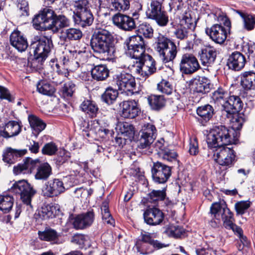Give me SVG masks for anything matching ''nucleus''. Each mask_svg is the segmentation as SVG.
Segmentation results:
<instances>
[{
	"label": "nucleus",
	"instance_id": "a878e982",
	"mask_svg": "<svg viewBox=\"0 0 255 255\" xmlns=\"http://www.w3.org/2000/svg\"><path fill=\"white\" fill-rule=\"evenodd\" d=\"M246 62L245 57L241 53L236 51L230 55L227 65L231 69L239 71L245 66Z\"/></svg>",
	"mask_w": 255,
	"mask_h": 255
},
{
	"label": "nucleus",
	"instance_id": "79ce46f5",
	"mask_svg": "<svg viewBox=\"0 0 255 255\" xmlns=\"http://www.w3.org/2000/svg\"><path fill=\"white\" fill-rule=\"evenodd\" d=\"M81 109L91 117H95L98 111V108L96 104L92 101L84 100L80 105Z\"/></svg>",
	"mask_w": 255,
	"mask_h": 255
},
{
	"label": "nucleus",
	"instance_id": "e433bc0d",
	"mask_svg": "<svg viewBox=\"0 0 255 255\" xmlns=\"http://www.w3.org/2000/svg\"><path fill=\"white\" fill-rule=\"evenodd\" d=\"M92 78L97 81H103L107 78L109 71L107 66L100 64L94 66L91 70Z\"/></svg>",
	"mask_w": 255,
	"mask_h": 255
},
{
	"label": "nucleus",
	"instance_id": "de8ad7c7",
	"mask_svg": "<svg viewBox=\"0 0 255 255\" xmlns=\"http://www.w3.org/2000/svg\"><path fill=\"white\" fill-rule=\"evenodd\" d=\"M238 13L243 19L244 28L248 31L253 30L255 27V15L240 11H238Z\"/></svg>",
	"mask_w": 255,
	"mask_h": 255
},
{
	"label": "nucleus",
	"instance_id": "9b49d317",
	"mask_svg": "<svg viewBox=\"0 0 255 255\" xmlns=\"http://www.w3.org/2000/svg\"><path fill=\"white\" fill-rule=\"evenodd\" d=\"M56 15L54 10L50 8L46 7L43 8L33 19L32 23L34 28L39 30H48V25H45V24L54 21Z\"/></svg>",
	"mask_w": 255,
	"mask_h": 255
},
{
	"label": "nucleus",
	"instance_id": "dca6fc26",
	"mask_svg": "<svg viewBox=\"0 0 255 255\" xmlns=\"http://www.w3.org/2000/svg\"><path fill=\"white\" fill-rule=\"evenodd\" d=\"M65 190L63 183L58 179H54L47 182L42 190L44 196L50 197L57 196Z\"/></svg>",
	"mask_w": 255,
	"mask_h": 255
},
{
	"label": "nucleus",
	"instance_id": "f257e3e1",
	"mask_svg": "<svg viewBox=\"0 0 255 255\" xmlns=\"http://www.w3.org/2000/svg\"><path fill=\"white\" fill-rule=\"evenodd\" d=\"M113 39V36L108 30L103 28L96 29L91 38V48L95 53L106 59H111L115 52Z\"/></svg>",
	"mask_w": 255,
	"mask_h": 255
},
{
	"label": "nucleus",
	"instance_id": "412c9836",
	"mask_svg": "<svg viewBox=\"0 0 255 255\" xmlns=\"http://www.w3.org/2000/svg\"><path fill=\"white\" fill-rule=\"evenodd\" d=\"M189 86L190 90L196 93H208L211 88L210 81L204 77H197L192 79Z\"/></svg>",
	"mask_w": 255,
	"mask_h": 255
},
{
	"label": "nucleus",
	"instance_id": "680f3d73",
	"mask_svg": "<svg viewBox=\"0 0 255 255\" xmlns=\"http://www.w3.org/2000/svg\"><path fill=\"white\" fill-rule=\"evenodd\" d=\"M157 88L159 91L167 95L171 94L173 91L172 86L165 80H162L158 83Z\"/></svg>",
	"mask_w": 255,
	"mask_h": 255
},
{
	"label": "nucleus",
	"instance_id": "603ef678",
	"mask_svg": "<svg viewBox=\"0 0 255 255\" xmlns=\"http://www.w3.org/2000/svg\"><path fill=\"white\" fill-rule=\"evenodd\" d=\"M125 44L126 46L145 47L144 39L141 35H135L128 38Z\"/></svg>",
	"mask_w": 255,
	"mask_h": 255
},
{
	"label": "nucleus",
	"instance_id": "6ab92c4d",
	"mask_svg": "<svg viewBox=\"0 0 255 255\" xmlns=\"http://www.w3.org/2000/svg\"><path fill=\"white\" fill-rule=\"evenodd\" d=\"M121 115L124 118H134L140 111L138 104L135 100L124 101L121 103Z\"/></svg>",
	"mask_w": 255,
	"mask_h": 255
},
{
	"label": "nucleus",
	"instance_id": "2f4dec72",
	"mask_svg": "<svg viewBox=\"0 0 255 255\" xmlns=\"http://www.w3.org/2000/svg\"><path fill=\"white\" fill-rule=\"evenodd\" d=\"M241 85L247 91L255 90V72L247 71L241 74Z\"/></svg>",
	"mask_w": 255,
	"mask_h": 255
},
{
	"label": "nucleus",
	"instance_id": "f03ea898",
	"mask_svg": "<svg viewBox=\"0 0 255 255\" xmlns=\"http://www.w3.org/2000/svg\"><path fill=\"white\" fill-rule=\"evenodd\" d=\"M156 136V129L154 126L147 124L144 125L141 130V136L137 150L141 154L149 155L153 152V149L157 152L160 156V152L167 148L164 146V140L160 138L152 145Z\"/></svg>",
	"mask_w": 255,
	"mask_h": 255
},
{
	"label": "nucleus",
	"instance_id": "72a5a7b5",
	"mask_svg": "<svg viewBox=\"0 0 255 255\" xmlns=\"http://www.w3.org/2000/svg\"><path fill=\"white\" fill-rule=\"evenodd\" d=\"M107 7L111 11H125L129 8V0H106Z\"/></svg>",
	"mask_w": 255,
	"mask_h": 255
},
{
	"label": "nucleus",
	"instance_id": "c03bdc74",
	"mask_svg": "<svg viewBox=\"0 0 255 255\" xmlns=\"http://www.w3.org/2000/svg\"><path fill=\"white\" fill-rule=\"evenodd\" d=\"M51 167L48 163H42L37 169L35 178L40 180L47 179L51 175Z\"/></svg>",
	"mask_w": 255,
	"mask_h": 255
},
{
	"label": "nucleus",
	"instance_id": "0e129e2a",
	"mask_svg": "<svg viewBox=\"0 0 255 255\" xmlns=\"http://www.w3.org/2000/svg\"><path fill=\"white\" fill-rule=\"evenodd\" d=\"M251 206V202L249 201H241L237 202L235 205V208L238 214L243 215Z\"/></svg>",
	"mask_w": 255,
	"mask_h": 255
},
{
	"label": "nucleus",
	"instance_id": "c9c22d12",
	"mask_svg": "<svg viewBox=\"0 0 255 255\" xmlns=\"http://www.w3.org/2000/svg\"><path fill=\"white\" fill-rule=\"evenodd\" d=\"M21 130L18 123L15 121H9L5 126L3 131H0V135L4 137H10L18 134Z\"/></svg>",
	"mask_w": 255,
	"mask_h": 255
},
{
	"label": "nucleus",
	"instance_id": "7ed1b4c3",
	"mask_svg": "<svg viewBox=\"0 0 255 255\" xmlns=\"http://www.w3.org/2000/svg\"><path fill=\"white\" fill-rule=\"evenodd\" d=\"M239 132L224 126H216L207 135L206 141L210 148H217L231 144L238 140Z\"/></svg>",
	"mask_w": 255,
	"mask_h": 255
},
{
	"label": "nucleus",
	"instance_id": "0eeeda50",
	"mask_svg": "<svg viewBox=\"0 0 255 255\" xmlns=\"http://www.w3.org/2000/svg\"><path fill=\"white\" fill-rule=\"evenodd\" d=\"M30 47L33 49L35 61L42 62L47 57L53 48L51 36L46 35L44 33L39 39L31 43Z\"/></svg>",
	"mask_w": 255,
	"mask_h": 255
},
{
	"label": "nucleus",
	"instance_id": "58836bf2",
	"mask_svg": "<svg viewBox=\"0 0 255 255\" xmlns=\"http://www.w3.org/2000/svg\"><path fill=\"white\" fill-rule=\"evenodd\" d=\"M28 120L31 128L36 134H38L45 128L46 124L35 115H29Z\"/></svg>",
	"mask_w": 255,
	"mask_h": 255
},
{
	"label": "nucleus",
	"instance_id": "393cba45",
	"mask_svg": "<svg viewBox=\"0 0 255 255\" xmlns=\"http://www.w3.org/2000/svg\"><path fill=\"white\" fill-rule=\"evenodd\" d=\"M243 102L239 97L231 96L229 97L223 108L227 115L239 113L243 108Z\"/></svg>",
	"mask_w": 255,
	"mask_h": 255
},
{
	"label": "nucleus",
	"instance_id": "4be33fe9",
	"mask_svg": "<svg viewBox=\"0 0 255 255\" xmlns=\"http://www.w3.org/2000/svg\"><path fill=\"white\" fill-rule=\"evenodd\" d=\"M217 52L214 47L206 46L199 52L200 60L202 65L209 66L212 64L216 58Z\"/></svg>",
	"mask_w": 255,
	"mask_h": 255
},
{
	"label": "nucleus",
	"instance_id": "5fc2aeb1",
	"mask_svg": "<svg viewBox=\"0 0 255 255\" xmlns=\"http://www.w3.org/2000/svg\"><path fill=\"white\" fill-rule=\"evenodd\" d=\"M55 208L53 206L46 205L42 207L38 212V215L42 220L52 218L54 216V210Z\"/></svg>",
	"mask_w": 255,
	"mask_h": 255
},
{
	"label": "nucleus",
	"instance_id": "4c0bfd02",
	"mask_svg": "<svg viewBox=\"0 0 255 255\" xmlns=\"http://www.w3.org/2000/svg\"><path fill=\"white\" fill-rule=\"evenodd\" d=\"M228 118L230 119V122L231 126V129H234L235 131L240 130L245 121L244 115L239 113L231 115H227Z\"/></svg>",
	"mask_w": 255,
	"mask_h": 255
},
{
	"label": "nucleus",
	"instance_id": "473e14b6",
	"mask_svg": "<svg viewBox=\"0 0 255 255\" xmlns=\"http://www.w3.org/2000/svg\"><path fill=\"white\" fill-rule=\"evenodd\" d=\"M126 53L127 55L131 58L128 61V65L130 62L138 61L146 54L145 47H141L140 46L139 47L126 46Z\"/></svg>",
	"mask_w": 255,
	"mask_h": 255
},
{
	"label": "nucleus",
	"instance_id": "3c124183",
	"mask_svg": "<svg viewBox=\"0 0 255 255\" xmlns=\"http://www.w3.org/2000/svg\"><path fill=\"white\" fill-rule=\"evenodd\" d=\"M174 29L173 33L177 39L185 40L188 38L190 29L187 28L185 26L179 24Z\"/></svg>",
	"mask_w": 255,
	"mask_h": 255
},
{
	"label": "nucleus",
	"instance_id": "052dcab7",
	"mask_svg": "<svg viewBox=\"0 0 255 255\" xmlns=\"http://www.w3.org/2000/svg\"><path fill=\"white\" fill-rule=\"evenodd\" d=\"M69 52L70 56H72L74 60L77 61L79 62V65L80 63H83L85 61L87 54L85 51L80 50H69Z\"/></svg>",
	"mask_w": 255,
	"mask_h": 255
},
{
	"label": "nucleus",
	"instance_id": "6e6d98bb",
	"mask_svg": "<svg viewBox=\"0 0 255 255\" xmlns=\"http://www.w3.org/2000/svg\"><path fill=\"white\" fill-rule=\"evenodd\" d=\"M101 212L104 222L108 224L112 225L114 220L109 212L108 202L105 201L102 203Z\"/></svg>",
	"mask_w": 255,
	"mask_h": 255
},
{
	"label": "nucleus",
	"instance_id": "a18cd8bd",
	"mask_svg": "<svg viewBox=\"0 0 255 255\" xmlns=\"http://www.w3.org/2000/svg\"><path fill=\"white\" fill-rule=\"evenodd\" d=\"M14 200L12 196L8 195H0V210L6 213L12 208Z\"/></svg>",
	"mask_w": 255,
	"mask_h": 255
},
{
	"label": "nucleus",
	"instance_id": "c85d7f7f",
	"mask_svg": "<svg viewBox=\"0 0 255 255\" xmlns=\"http://www.w3.org/2000/svg\"><path fill=\"white\" fill-rule=\"evenodd\" d=\"M70 25V20L63 15H56L54 21L48 25V29L53 33H57L61 28L68 27Z\"/></svg>",
	"mask_w": 255,
	"mask_h": 255
},
{
	"label": "nucleus",
	"instance_id": "20e7f679",
	"mask_svg": "<svg viewBox=\"0 0 255 255\" xmlns=\"http://www.w3.org/2000/svg\"><path fill=\"white\" fill-rule=\"evenodd\" d=\"M11 191L20 196L22 205L17 206L15 209L14 218H17L22 210L26 207V210L31 211L32 206L31 200L36 191L25 180H19L15 182L11 188Z\"/></svg>",
	"mask_w": 255,
	"mask_h": 255
},
{
	"label": "nucleus",
	"instance_id": "aec40b11",
	"mask_svg": "<svg viewBox=\"0 0 255 255\" xmlns=\"http://www.w3.org/2000/svg\"><path fill=\"white\" fill-rule=\"evenodd\" d=\"M94 220V214L93 211L79 214L76 216L73 222L75 229L82 230L92 225Z\"/></svg>",
	"mask_w": 255,
	"mask_h": 255
},
{
	"label": "nucleus",
	"instance_id": "49530a36",
	"mask_svg": "<svg viewBox=\"0 0 255 255\" xmlns=\"http://www.w3.org/2000/svg\"><path fill=\"white\" fill-rule=\"evenodd\" d=\"M38 92L43 95L52 96L55 93L54 87L44 81H41L37 84Z\"/></svg>",
	"mask_w": 255,
	"mask_h": 255
},
{
	"label": "nucleus",
	"instance_id": "9d476101",
	"mask_svg": "<svg viewBox=\"0 0 255 255\" xmlns=\"http://www.w3.org/2000/svg\"><path fill=\"white\" fill-rule=\"evenodd\" d=\"M148 18L154 19L161 26H165L168 22V17L166 12L162 10V5L157 0H151L150 7L146 11Z\"/></svg>",
	"mask_w": 255,
	"mask_h": 255
},
{
	"label": "nucleus",
	"instance_id": "864d4df0",
	"mask_svg": "<svg viewBox=\"0 0 255 255\" xmlns=\"http://www.w3.org/2000/svg\"><path fill=\"white\" fill-rule=\"evenodd\" d=\"M137 31L139 34L143 35L145 38H150L153 36V29L151 26L146 22L140 24L138 26Z\"/></svg>",
	"mask_w": 255,
	"mask_h": 255
},
{
	"label": "nucleus",
	"instance_id": "5701e85b",
	"mask_svg": "<svg viewBox=\"0 0 255 255\" xmlns=\"http://www.w3.org/2000/svg\"><path fill=\"white\" fill-rule=\"evenodd\" d=\"M119 132V137H116V141L118 143H122L126 139L133 137L134 131L133 127L128 123H120L117 127Z\"/></svg>",
	"mask_w": 255,
	"mask_h": 255
},
{
	"label": "nucleus",
	"instance_id": "1a4fd4ad",
	"mask_svg": "<svg viewBox=\"0 0 255 255\" xmlns=\"http://www.w3.org/2000/svg\"><path fill=\"white\" fill-rule=\"evenodd\" d=\"M211 212L212 213H220L223 221V225L228 229L235 230L237 227L233 223V214L227 207L225 202L223 201L215 202L211 206Z\"/></svg>",
	"mask_w": 255,
	"mask_h": 255
},
{
	"label": "nucleus",
	"instance_id": "a19ab883",
	"mask_svg": "<svg viewBox=\"0 0 255 255\" xmlns=\"http://www.w3.org/2000/svg\"><path fill=\"white\" fill-rule=\"evenodd\" d=\"M148 101L151 109L159 110L165 105L166 101L162 95H151L148 98Z\"/></svg>",
	"mask_w": 255,
	"mask_h": 255
},
{
	"label": "nucleus",
	"instance_id": "6e6552de",
	"mask_svg": "<svg viewBox=\"0 0 255 255\" xmlns=\"http://www.w3.org/2000/svg\"><path fill=\"white\" fill-rule=\"evenodd\" d=\"M114 81L119 89L123 91L128 96H131L138 92L136 90L135 79L131 74L123 72L117 74Z\"/></svg>",
	"mask_w": 255,
	"mask_h": 255
},
{
	"label": "nucleus",
	"instance_id": "f8f14e48",
	"mask_svg": "<svg viewBox=\"0 0 255 255\" xmlns=\"http://www.w3.org/2000/svg\"><path fill=\"white\" fill-rule=\"evenodd\" d=\"M235 156L234 150L227 146L217 148L214 153L215 160L216 162L226 168H230L233 165Z\"/></svg>",
	"mask_w": 255,
	"mask_h": 255
},
{
	"label": "nucleus",
	"instance_id": "7c9ffc66",
	"mask_svg": "<svg viewBox=\"0 0 255 255\" xmlns=\"http://www.w3.org/2000/svg\"><path fill=\"white\" fill-rule=\"evenodd\" d=\"M38 235L39 238L42 241L50 242L55 244H60L62 243L59 239L60 234L54 229L49 228L44 231H38Z\"/></svg>",
	"mask_w": 255,
	"mask_h": 255
},
{
	"label": "nucleus",
	"instance_id": "bf43d9fd",
	"mask_svg": "<svg viewBox=\"0 0 255 255\" xmlns=\"http://www.w3.org/2000/svg\"><path fill=\"white\" fill-rule=\"evenodd\" d=\"M75 90L76 85L72 81L68 82L64 84L62 87V95L65 98H71Z\"/></svg>",
	"mask_w": 255,
	"mask_h": 255
},
{
	"label": "nucleus",
	"instance_id": "13d9d810",
	"mask_svg": "<svg viewBox=\"0 0 255 255\" xmlns=\"http://www.w3.org/2000/svg\"><path fill=\"white\" fill-rule=\"evenodd\" d=\"M166 188H163L162 190H152L149 193V201L155 203L158 201H161L164 199L166 196Z\"/></svg>",
	"mask_w": 255,
	"mask_h": 255
},
{
	"label": "nucleus",
	"instance_id": "69168bd1",
	"mask_svg": "<svg viewBox=\"0 0 255 255\" xmlns=\"http://www.w3.org/2000/svg\"><path fill=\"white\" fill-rule=\"evenodd\" d=\"M177 156V154L176 152L172 150L169 149L168 148H166L165 150H162L160 152V155L162 158L164 160L172 161L176 159Z\"/></svg>",
	"mask_w": 255,
	"mask_h": 255
},
{
	"label": "nucleus",
	"instance_id": "ea45409f",
	"mask_svg": "<svg viewBox=\"0 0 255 255\" xmlns=\"http://www.w3.org/2000/svg\"><path fill=\"white\" fill-rule=\"evenodd\" d=\"M229 95L227 91L222 88H218L212 94V98L215 103L220 105L223 108L228 99Z\"/></svg>",
	"mask_w": 255,
	"mask_h": 255
},
{
	"label": "nucleus",
	"instance_id": "f704fd0d",
	"mask_svg": "<svg viewBox=\"0 0 255 255\" xmlns=\"http://www.w3.org/2000/svg\"><path fill=\"white\" fill-rule=\"evenodd\" d=\"M199 120L203 125H205L213 117L214 109L210 105H205L198 107L196 110Z\"/></svg>",
	"mask_w": 255,
	"mask_h": 255
},
{
	"label": "nucleus",
	"instance_id": "8fccbe9b",
	"mask_svg": "<svg viewBox=\"0 0 255 255\" xmlns=\"http://www.w3.org/2000/svg\"><path fill=\"white\" fill-rule=\"evenodd\" d=\"M118 95V91L111 87L108 88L102 95L103 100L108 104H112L115 101Z\"/></svg>",
	"mask_w": 255,
	"mask_h": 255
},
{
	"label": "nucleus",
	"instance_id": "09e8293b",
	"mask_svg": "<svg viewBox=\"0 0 255 255\" xmlns=\"http://www.w3.org/2000/svg\"><path fill=\"white\" fill-rule=\"evenodd\" d=\"M62 36L65 40H76L82 37V33L79 29L70 28L63 32Z\"/></svg>",
	"mask_w": 255,
	"mask_h": 255
},
{
	"label": "nucleus",
	"instance_id": "4468645a",
	"mask_svg": "<svg viewBox=\"0 0 255 255\" xmlns=\"http://www.w3.org/2000/svg\"><path fill=\"white\" fill-rule=\"evenodd\" d=\"M199 68L198 60L194 55L188 53L182 55L180 63V70L183 73L192 74Z\"/></svg>",
	"mask_w": 255,
	"mask_h": 255
},
{
	"label": "nucleus",
	"instance_id": "c756f323",
	"mask_svg": "<svg viewBox=\"0 0 255 255\" xmlns=\"http://www.w3.org/2000/svg\"><path fill=\"white\" fill-rule=\"evenodd\" d=\"M26 152V149L18 150L7 147L3 152L2 160L7 163L12 164L14 162L16 158L23 156Z\"/></svg>",
	"mask_w": 255,
	"mask_h": 255
},
{
	"label": "nucleus",
	"instance_id": "39448f33",
	"mask_svg": "<svg viewBox=\"0 0 255 255\" xmlns=\"http://www.w3.org/2000/svg\"><path fill=\"white\" fill-rule=\"evenodd\" d=\"M155 49L163 62L172 61L176 57L177 48L175 43L169 38L163 36L158 37Z\"/></svg>",
	"mask_w": 255,
	"mask_h": 255
},
{
	"label": "nucleus",
	"instance_id": "2eb2a0df",
	"mask_svg": "<svg viewBox=\"0 0 255 255\" xmlns=\"http://www.w3.org/2000/svg\"><path fill=\"white\" fill-rule=\"evenodd\" d=\"M112 20L115 25L125 31H130L136 27L134 18L126 14L117 13L113 16Z\"/></svg>",
	"mask_w": 255,
	"mask_h": 255
},
{
	"label": "nucleus",
	"instance_id": "774afa93",
	"mask_svg": "<svg viewBox=\"0 0 255 255\" xmlns=\"http://www.w3.org/2000/svg\"><path fill=\"white\" fill-rule=\"evenodd\" d=\"M17 7L21 12V15H28L29 10L28 1L26 0H17Z\"/></svg>",
	"mask_w": 255,
	"mask_h": 255
},
{
	"label": "nucleus",
	"instance_id": "4d7b16f0",
	"mask_svg": "<svg viewBox=\"0 0 255 255\" xmlns=\"http://www.w3.org/2000/svg\"><path fill=\"white\" fill-rule=\"evenodd\" d=\"M73 6L75 8V13L90 10L92 6L88 0H77L74 1Z\"/></svg>",
	"mask_w": 255,
	"mask_h": 255
},
{
	"label": "nucleus",
	"instance_id": "f3484780",
	"mask_svg": "<svg viewBox=\"0 0 255 255\" xmlns=\"http://www.w3.org/2000/svg\"><path fill=\"white\" fill-rule=\"evenodd\" d=\"M145 222L150 226L160 225L163 221L164 215L163 213L158 208H149L143 213Z\"/></svg>",
	"mask_w": 255,
	"mask_h": 255
},
{
	"label": "nucleus",
	"instance_id": "a211bd4d",
	"mask_svg": "<svg viewBox=\"0 0 255 255\" xmlns=\"http://www.w3.org/2000/svg\"><path fill=\"white\" fill-rule=\"evenodd\" d=\"M206 34L215 43L222 44L227 38L226 28L220 24H214L211 27L206 29Z\"/></svg>",
	"mask_w": 255,
	"mask_h": 255
},
{
	"label": "nucleus",
	"instance_id": "b1692460",
	"mask_svg": "<svg viewBox=\"0 0 255 255\" xmlns=\"http://www.w3.org/2000/svg\"><path fill=\"white\" fill-rule=\"evenodd\" d=\"M10 44L19 52L24 51L28 47L27 39L19 31L15 30L10 36Z\"/></svg>",
	"mask_w": 255,
	"mask_h": 255
},
{
	"label": "nucleus",
	"instance_id": "ddd939ff",
	"mask_svg": "<svg viewBox=\"0 0 255 255\" xmlns=\"http://www.w3.org/2000/svg\"><path fill=\"white\" fill-rule=\"evenodd\" d=\"M171 175L170 167L160 162L154 163L152 168V177L155 182L165 183Z\"/></svg>",
	"mask_w": 255,
	"mask_h": 255
},
{
	"label": "nucleus",
	"instance_id": "338daca9",
	"mask_svg": "<svg viewBox=\"0 0 255 255\" xmlns=\"http://www.w3.org/2000/svg\"><path fill=\"white\" fill-rule=\"evenodd\" d=\"M69 153L65 150H60L59 154L54 159L56 163L58 165H61L67 161L70 158Z\"/></svg>",
	"mask_w": 255,
	"mask_h": 255
},
{
	"label": "nucleus",
	"instance_id": "e2e57ef3",
	"mask_svg": "<svg viewBox=\"0 0 255 255\" xmlns=\"http://www.w3.org/2000/svg\"><path fill=\"white\" fill-rule=\"evenodd\" d=\"M58 150L57 145L53 142H50L46 143L42 148L41 151L43 154L48 155H54Z\"/></svg>",
	"mask_w": 255,
	"mask_h": 255
},
{
	"label": "nucleus",
	"instance_id": "cd10ccee",
	"mask_svg": "<svg viewBox=\"0 0 255 255\" xmlns=\"http://www.w3.org/2000/svg\"><path fill=\"white\" fill-rule=\"evenodd\" d=\"M74 18L75 22L83 27L91 25L94 20V16L90 9L75 13Z\"/></svg>",
	"mask_w": 255,
	"mask_h": 255
},
{
	"label": "nucleus",
	"instance_id": "bb28decb",
	"mask_svg": "<svg viewBox=\"0 0 255 255\" xmlns=\"http://www.w3.org/2000/svg\"><path fill=\"white\" fill-rule=\"evenodd\" d=\"M62 62L64 67V71H61V70H59V66L56 64L57 72L58 73L64 74L66 77L68 76L70 71H73L75 70L76 68L79 67V62L77 61L74 60L72 56H70L69 52L66 56L63 57Z\"/></svg>",
	"mask_w": 255,
	"mask_h": 255
},
{
	"label": "nucleus",
	"instance_id": "37998d69",
	"mask_svg": "<svg viewBox=\"0 0 255 255\" xmlns=\"http://www.w3.org/2000/svg\"><path fill=\"white\" fill-rule=\"evenodd\" d=\"M179 24L185 26L190 30H193L195 28V18H193L192 12L190 10L187 11L186 9L185 10Z\"/></svg>",
	"mask_w": 255,
	"mask_h": 255
},
{
	"label": "nucleus",
	"instance_id": "423d86ee",
	"mask_svg": "<svg viewBox=\"0 0 255 255\" xmlns=\"http://www.w3.org/2000/svg\"><path fill=\"white\" fill-rule=\"evenodd\" d=\"M128 68L133 73L144 76H148L155 72V62L149 55L146 54L138 61L129 63Z\"/></svg>",
	"mask_w": 255,
	"mask_h": 255
}]
</instances>
